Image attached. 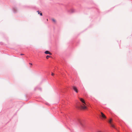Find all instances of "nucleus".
<instances>
[{"mask_svg": "<svg viewBox=\"0 0 132 132\" xmlns=\"http://www.w3.org/2000/svg\"><path fill=\"white\" fill-rule=\"evenodd\" d=\"M52 21L54 22H56V21L54 19H52Z\"/></svg>", "mask_w": 132, "mask_h": 132, "instance_id": "obj_10", "label": "nucleus"}, {"mask_svg": "<svg viewBox=\"0 0 132 132\" xmlns=\"http://www.w3.org/2000/svg\"><path fill=\"white\" fill-rule=\"evenodd\" d=\"M80 100L83 103V105H81V108L83 109H85L86 108V107L85 105H86L84 100L82 98H80Z\"/></svg>", "mask_w": 132, "mask_h": 132, "instance_id": "obj_1", "label": "nucleus"}, {"mask_svg": "<svg viewBox=\"0 0 132 132\" xmlns=\"http://www.w3.org/2000/svg\"><path fill=\"white\" fill-rule=\"evenodd\" d=\"M29 64H30L31 65H32V64L31 63H29Z\"/></svg>", "mask_w": 132, "mask_h": 132, "instance_id": "obj_14", "label": "nucleus"}, {"mask_svg": "<svg viewBox=\"0 0 132 132\" xmlns=\"http://www.w3.org/2000/svg\"><path fill=\"white\" fill-rule=\"evenodd\" d=\"M78 121H79V123L81 125V121L80 120H79Z\"/></svg>", "mask_w": 132, "mask_h": 132, "instance_id": "obj_11", "label": "nucleus"}, {"mask_svg": "<svg viewBox=\"0 0 132 132\" xmlns=\"http://www.w3.org/2000/svg\"><path fill=\"white\" fill-rule=\"evenodd\" d=\"M73 89L76 93H78L77 89L76 87L75 86H73Z\"/></svg>", "mask_w": 132, "mask_h": 132, "instance_id": "obj_3", "label": "nucleus"}, {"mask_svg": "<svg viewBox=\"0 0 132 132\" xmlns=\"http://www.w3.org/2000/svg\"><path fill=\"white\" fill-rule=\"evenodd\" d=\"M50 57V56L49 55H47L46 56V58L47 59H48L49 57Z\"/></svg>", "mask_w": 132, "mask_h": 132, "instance_id": "obj_9", "label": "nucleus"}, {"mask_svg": "<svg viewBox=\"0 0 132 132\" xmlns=\"http://www.w3.org/2000/svg\"><path fill=\"white\" fill-rule=\"evenodd\" d=\"M37 12H38V14H40V15H41V16H42V13H39V11H37Z\"/></svg>", "mask_w": 132, "mask_h": 132, "instance_id": "obj_8", "label": "nucleus"}, {"mask_svg": "<svg viewBox=\"0 0 132 132\" xmlns=\"http://www.w3.org/2000/svg\"><path fill=\"white\" fill-rule=\"evenodd\" d=\"M74 11V10L73 9H71L70 11V13H73Z\"/></svg>", "mask_w": 132, "mask_h": 132, "instance_id": "obj_7", "label": "nucleus"}, {"mask_svg": "<svg viewBox=\"0 0 132 132\" xmlns=\"http://www.w3.org/2000/svg\"><path fill=\"white\" fill-rule=\"evenodd\" d=\"M101 116L103 118L105 119L106 118V117L105 115L102 112H101Z\"/></svg>", "mask_w": 132, "mask_h": 132, "instance_id": "obj_4", "label": "nucleus"}, {"mask_svg": "<svg viewBox=\"0 0 132 132\" xmlns=\"http://www.w3.org/2000/svg\"><path fill=\"white\" fill-rule=\"evenodd\" d=\"M45 53L46 54H49L50 55L52 54L49 51H45Z\"/></svg>", "mask_w": 132, "mask_h": 132, "instance_id": "obj_5", "label": "nucleus"}, {"mask_svg": "<svg viewBox=\"0 0 132 132\" xmlns=\"http://www.w3.org/2000/svg\"><path fill=\"white\" fill-rule=\"evenodd\" d=\"M112 119H110V120L109 121V123H110V126L111 127L113 128H115V127L114 126L112 123L111 122H112Z\"/></svg>", "mask_w": 132, "mask_h": 132, "instance_id": "obj_2", "label": "nucleus"}, {"mask_svg": "<svg viewBox=\"0 0 132 132\" xmlns=\"http://www.w3.org/2000/svg\"><path fill=\"white\" fill-rule=\"evenodd\" d=\"M54 75V73H53L52 72V76H53Z\"/></svg>", "mask_w": 132, "mask_h": 132, "instance_id": "obj_12", "label": "nucleus"}, {"mask_svg": "<svg viewBox=\"0 0 132 132\" xmlns=\"http://www.w3.org/2000/svg\"><path fill=\"white\" fill-rule=\"evenodd\" d=\"M47 20L48 21V19H47Z\"/></svg>", "mask_w": 132, "mask_h": 132, "instance_id": "obj_15", "label": "nucleus"}, {"mask_svg": "<svg viewBox=\"0 0 132 132\" xmlns=\"http://www.w3.org/2000/svg\"><path fill=\"white\" fill-rule=\"evenodd\" d=\"M13 11L14 13H15L16 11V8H14L13 9Z\"/></svg>", "mask_w": 132, "mask_h": 132, "instance_id": "obj_6", "label": "nucleus"}, {"mask_svg": "<svg viewBox=\"0 0 132 132\" xmlns=\"http://www.w3.org/2000/svg\"><path fill=\"white\" fill-rule=\"evenodd\" d=\"M20 55H24V54H20Z\"/></svg>", "mask_w": 132, "mask_h": 132, "instance_id": "obj_13", "label": "nucleus"}]
</instances>
